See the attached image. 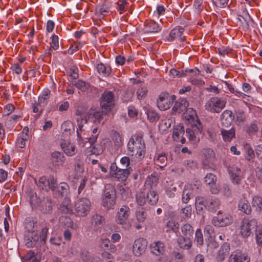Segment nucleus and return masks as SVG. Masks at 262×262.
<instances>
[{"instance_id":"obj_56","label":"nucleus","mask_w":262,"mask_h":262,"mask_svg":"<svg viewBox=\"0 0 262 262\" xmlns=\"http://www.w3.org/2000/svg\"><path fill=\"white\" fill-rule=\"evenodd\" d=\"M194 241L198 246H202L203 244V236L201 230L198 229L195 231Z\"/></svg>"},{"instance_id":"obj_15","label":"nucleus","mask_w":262,"mask_h":262,"mask_svg":"<svg viewBox=\"0 0 262 262\" xmlns=\"http://www.w3.org/2000/svg\"><path fill=\"white\" fill-rule=\"evenodd\" d=\"M215 161V153L211 148H205L203 150L202 162L205 168H210Z\"/></svg>"},{"instance_id":"obj_50","label":"nucleus","mask_w":262,"mask_h":262,"mask_svg":"<svg viewBox=\"0 0 262 262\" xmlns=\"http://www.w3.org/2000/svg\"><path fill=\"white\" fill-rule=\"evenodd\" d=\"M216 180V177L211 173H207L204 178V182L208 186L212 185L213 184H215Z\"/></svg>"},{"instance_id":"obj_4","label":"nucleus","mask_w":262,"mask_h":262,"mask_svg":"<svg viewBox=\"0 0 262 262\" xmlns=\"http://www.w3.org/2000/svg\"><path fill=\"white\" fill-rule=\"evenodd\" d=\"M88 113L84 116H80L79 117L77 118V123L79 129H77V137L79 140V144L80 145L82 144V143L84 142V139H88V141L91 143V144H93L96 141L98 135H93L92 137L90 138H86L85 137H82L81 134L83 132V127L84 124H86L88 122Z\"/></svg>"},{"instance_id":"obj_36","label":"nucleus","mask_w":262,"mask_h":262,"mask_svg":"<svg viewBox=\"0 0 262 262\" xmlns=\"http://www.w3.org/2000/svg\"><path fill=\"white\" fill-rule=\"evenodd\" d=\"M70 200L65 198L62 203L60 205L59 210L64 214H70L72 212Z\"/></svg>"},{"instance_id":"obj_6","label":"nucleus","mask_w":262,"mask_h":262,"mask_svg":"<svg viewBox=\"0 0 262 262\" xmlns=\"http://www.w3.org/2000/svg\"><path fill=\"white\" fill-rule=\"evenodd\" d=\"M130 214V209L128 206H124L119 209L117 212L116 217V222L125 229H129L130 228L131 224L130 223L127 222L128 217Z\"/></svg>"},{"instance_id":"obj_63","label":"nucleus","mask_w":262,"mask_h":262,"mask_svg":"<svg viewBox=\"0 0 262 262\" xmlns=\"http://www.w3.org/2000/svg\"><path fill=\"white\" fill-rule=\"evenodd\" d=\"M177 190V187L173 185H171L170 187L166 188V194L169 198H173Z\"/></svg>"},{"instance_id":"obj_8","label":"nucleus","mask_w":262,"mask_h":262,"mask_svg":"<svg viewBox=\"0 0 262 262\" xmlns=\"http://www.w3.org/2000/svg\"><path fill=\"white\" fill-rule=\"evenodd\" d=\"M188 106V102L185 99H179L175 102L172 111L173 113H181L185 111L189 112L190 119H194L196 116L195 112L192 108L187 109ZM189 119V118H187Z\"/></svg>"},{"instance_id":"obj_21","label":"nucleus","mask_w":262,"mask_h":262,"mask_svg":"<svg viewBox=\"0 0 262 262\" xmlns=\"http://www.w3.org/2000/svg\"><path fill=\"white\" fill-rule=\"evenodd\" d=\"M231 180L233 183L238 184L242 179V171L240 168L237 167H232L229 169Z\"/></svg>"},{"instance_id":"obj_51","label":"nucleus","mask_w":262,"mask_h":262,"mask_svg":"<svg viewBox=\"0 0 262 262\" xmlns=\"http://www.w3.org/2000/svg\"><path fill=\"white\" fill-rule=\"evenodd\" d=\"M146 113L148 119L151 122L156 121L159 119V116L157 112L151 108H148L146 110Z\"/></svg>"},{"instance_id":"obj_31","label":"nucleus","mask_w":262,"mask_h":262,"mask_svg":"<svg viewBox=\"0 0 262 262\" xmlns=\"http://www.w3.org/2000/svg\"><path fill=\"white\" fill-rule=\"evenodd\" d=\"M230 247L226 244L222 246L218 252L216 256V259L218 261H222L224 260L225 257L228 256L229 253Z\"/></svg>"},{"instance_id":"obj_47","label":"nucleus","mask_w":262,"mask_h":262,"mask_svg":"<svg viewBox=\"0 0 262 262\" xmlns=\"http://www.w3.org/2000/svg\"><path fill=\"white\" fill-rule=\"evenodd\" d=\"M215 236H208L206 238V242L208 248L211 249L218 247L219 244L215 241Z\"/></svg>"},{"instance_id":"obj_13","label":"nucleus","mask_w":262,"mask_h":262,"mask_svg":"<svg viewBox=\"0 0 262 262\" xmlns=\"http://www.w3.org/2000/svg\"><path fill=\"white\" fill-rule=\"evenodd\" d=\"M38 185L42 189L47 191L49 189L55 191L57 187L56 179L51 176L48 179H47L46 177H40Z\"/></svg>"},{"instance_id":"obj_14","label":"nucleus","mask_w":262,"mask_h":262,"mask_svg":"<svg viewBox=\"0 0 262 262\" xmlns=\"http://www.w3.org/2000/svg\"><path fill=\"white\" fill-rule=\"evenodd\" d=\"M100 105L106 111L110 110L114 105V96L111 91H105L101 97Z\"/></svg>"},{"instance_id":"obj_52","label":"nucleus","mask_w":262,"mask_h":262,"mask_svg":"<svg viewBox=\"0 0 262 262\" xmlns=\"http://www.w3.org/2000/svg\"><path fill=\"white\" fill-rule=\"evenodd\" d=\"M179 225L178 223L173 220H169L167 222L166 227L167 231H172L176 232L179 229Z\"/></svg>"},{"instance_id":"obj_54","label":"nucleus","mask_w":262,"mask_h":262,"mask_svg":"<svg viewBox=\"0 0 262 262\" xmlns=\"http://www.w3.org/2000/svg\"><path fill=\"white\" fill-rule=\"evenodd\" d=\"M59 222L68 227L74 228L73 222L67 216H62L59 219Z\"/></svg>"},{"instance_id":"obj_57","label":"nucleus","mask_w":262,"mask_h":262,"mask_svg":"<svg viewBox=\"0 0 262 262\" xmlns=\"http://www.w3.org/2000/svg\"><path fill=\"white\" fill-rule=\"evenodd\" d=\"M80 257L84 262H89L91 260V255L88 251L82 249L80 252Z\"/></svg>"},{"instance_id":"obj_12","label":"nucleus","mask_w":262,"mask_h":262,"mask_svg":"<svg viewBox=\"0 0 262 262\" xmlns=\"http://www.w3.org/2000/svg\"><path fill=\"white\" fill-rule=\"evenodd\" d=\"M175 98L174 96H170L168 94H161L157 100V106L161 111L167 110L171 106Z\"/></svg>"},{"instance_id":"obj_43","label":"nucleus","mask_w":262,"mask_h":262,"mask_svg":"<svg viewBox=\"0 0 262 262\" xmlns=\"http://www.w3.org/2000/svg\"><path fill=\"white\" fill-rule=\"evenodd\" d=\"M135 216L139 223H144L147 217V213L144 208H141L136 211Z\"/></svg>"},{"instance_id":"obj_19","label":"nucleus","mask_w":262,"mask_h":262,"mask_svg":"<svg viewBox=\"0 0 262 262\" xmlns=\"http://www.w3.org/2000/svg\"><path fill=\"white\" fill-rule=\"evenodd\" d=\"M105 224L104 217L99 214H96L92 216L91 226V228L95 231H97L102 228Z\"/></svg>"},{"instance_id":"obj_17","label":"nucleus","mask_w":262,"mask_h":262,"mask_svg":"<svg viewBox=\"0 0 262 262\" xmlns=\"http://www.w3.org/2000/svg\"><path fill=\"white\" fill-rule=\"evenodd\" d=\"M185 133V129L183 125L181 124L176 125L173 127L172 133V139L176 142L181 141L182 144H184L186 140L183 137Z\"/></svg>"},{"instance_id":"obj_48","label":"nucleus","mask_w":262,"mask_h":262,"mask_svg":"<svg viewBox=\"0 0 262 262\" xmlns=\"http://www.w3.org/2000/svg\"><path fill=\"white\" fill-rule=\"evenodd\" d=\"M26 258L29 262H40V256L35 254L32 251H30L27 254Z\"/></svg>"},{"instance_id":"obj_34","label":"nucleus","mask_w":262,"mask_h":262,"mask_svg":"<svg viewBox=\"0 0 262 262\" xmlns=\"http://www.w3.org/2000/svg\"><path fill=\"white\" fill-rule=\"evenodd\" d=\"M158 182V177L154 174H151L146 178L145 182V186L147 189H151L157 185Z\"/></svg>"},{"instance_id":"obj_23","label":"nucleus","mask_w":262,"mask_h":262,"mask_svg":"<svg viewBox=\"0 0 262 262\" xmlns=\"http://www.w3.org/2000/svg\"><path fill=\"white\" fill-rule=\"evenodd\" d=\"M102 113L97 109L91 108L88 112V119L95 123H99L102 118Z\"/></svg>"},{"instance_id":"obj_28","label":"nucleus","mask_w":262,"mask_h":262,"mask_svg":"<svg viewBox=\"0 0 262 262\" xmlns=\"http://www.w3.org/2000/svg\"><path fill=\"white\" fill-rule=\"evenodd\" d=\"M238 209L246 214H250L252 209L251 205L247 200L245 198L241 199L238 204Z\"/></svg>"},{"instance_id":"obj_11","label":"nucleus","mask_w":262,"mask_h":262,"mask_svg":"<svg viewBox=\"0 0 262 262\" xmlns=\"http://www.w3.org/2000/svg\"><path fill=\"white\" fill-rule=\"evenodd\" d=\"M147 246V241L146 239L140 237L134 242L132 247L133 254L137 257L143 255L146 251Z\"/></svg>"},{"instance_id":"obj_64","label":"nucleus","mask_w":262,"mask_h":262,"mask_svg":"<svg viewBox=\"0 0 262 262\" xmlns=\"http://www.w3.org/2000/svg\"><path fill=\"white\" fill-rule=\"evenodd\" d=\"M121 168H131L129 167L130 164V160L128 157H123L120 160Z\"/></svg>"},{"instance_id":"obj_60","label":"nucleus","mask_w":262,"mask_h":262,"mask_svg":"<svg viewBox=\"0 0 262 262\" xmlns=\"http://www.w3.org/2000/svg\"><path fill=\"white\" fill-rule=\"evenodd\" d=\"M58 191L60 192L61 195L66 194L69 190V186L66 183H60L57 187Z\"/></svg>"},{"instance_id":"obj_40","label":"nucleus","mask_w":262,"mask_h":262,"mask_svg":"<svg viewBox=\"0 0 262 262\" xmlns=\"http://www.w3.org/2000/svg\"><path fill=\"white\" fill-rule=\"evenodd\" d=\"M97 71L103 76H108L111 72L112 69L110 66H105L103 63H99L97 66Z\"/></svg>"},{"instance_id":"obj_22","label":"nucleus","mask_w":262,"mask_h":262,"mask_svg":"<svg viewBox=\"0 0 262 262\" xmlns=\"http://www.w3.org/2000/svg\"><path fill=\"white\" fill-rule=\"evenodd\" d=\"M51 91L48 89H44L38 97V105L40 106V110H43V107L47 105L50 99Z\"/></svg>"},{"instance_id":"obj_37","label":"nucleus","mask_w":262,"mask_h":262,"mask_svg":"<svg viewBox=\"0 0 262 262\" xmlns=\"http://www.w3.org/2000/svg\"><path fill=\"white\" fill-rule=\"evenodd\" d=\"M252 205L257 213H260L262 210V198L254 196L252 199Z\"/></svg>"},{"instance_id":"obj_61","label":"nucleus","mask_w":262,"mask_h":262,"mask_svg":"<svg viewBox=\"0 0 262 262\" xmlns=\"http://www.w3.org/2000/svg\"><path fill=\"white\" fill-rule=\"evenodd\" d=\"M246 120V115L243 112H238L236 114L235 121L237 125L242 124Z\"/></svg>"},{"instance_id":"obj_42","label":"nucleus","mask_w":262,"mask_h":262,"mask_svg":"<svg viewBox=\"0 0 262 262\" xmlns=\"http://www.w3.org/2000/svg\"><path fill=\"white\" fill-rule=\"evenodd\" d=\"M158 195L155 191H150L146 195V201L152 205L157 204L158 201Z\"/></svg>"},{"instance_id":"obj_3","label":"nucleus","mask_w":262,"mask_h":262,"mask_svg":"<svg viewBox=\"0 0 262 262\" xmlns=\"http://www.w3.org/2000/svg\"><path fill=\"white\" fill-rule=\"evenodd\" d=\"M116 190L112 184H106L105 186L102 204L107 209H112L116 204Z\"/></svg>"},{"instance_id":"obj_55","label":"nucleus","mask_w":262,"mask_h":262,"mask_svg":"<svg viewBox=\"0 0 262 262\" xmlns=\"http://www.w3.org/2000/svg\"><path fill=\"white\" fill-rule=\"evenodd\" d=\"M146 201L145 193L142 191L138 192L136 194V202L137 204L140 206H142Z\"/></svg>"},{"instance_id":"obj_62","label":"nucleus","mask_w":262,"mask_h":262,"mask_svg":"<svg viewBox=\"0 0 262 262\" xmlns=\"http://www.w3.org/2000/svg\"><path fill=\"white\" fill-rule=\"evenodd\" d=\"M200 75V71L198 69H191L186 71L184 72V76H189V77L193 76H199Z\"/></svg>"},{"instance_id":"obj_53","label":"nucleus","mask_w":262,"mask_h":262,"mask_svg":"<svg viewBox=\"0 0 262 262\" xmlns=\"http://www.w3.org/2000/svg\"><path fill=\"white\" fill-rule=\"evenodd\" d=\"M254 232L257 244L262 247V226H258Z\"/></svg>"},{"instance_id":"obj_41","label":"nucleus","mask_w":262,"mask_h":262,"mask_svg":"<svg viewBox=\"0 0 262 262\" xmlns=\"http://www.w3.org/2000/svg\"><path fill=\"white\" fill-rule=\"evenodd\" d=\"M155 163L161 168L165 166L167 164V158L165 154H158L155 158Z\"/></svg>"},{"instance_id":"obj_44","label":"nucleus","mask_w":262,"mask_h":262,"mask_svg":"<svg viewBox=\"0 0 262 262\" xmlns=\"http://www.w3.org/2000/svg\"><path fill=\"white\" fill-rule=\"evenodd\" d=\"M172 123V120L171 119H165L162 120L159 125V127L161 132H166L170 127Z\"/></svg>"},{"instance_id":"obj_49","label":"nucleus","mask_w":262,"mask_h":262,"mask_svg":"<svg viewBox=\"0 0 262 262\" xmlns=\"http://www.w3.org/2000/svg\"><path fill=\"white\" fill-rule=\"evenodd\" d=\"M30 202L32 209H34L36 208L39 206L41 203V200L35 193H32L30 196Z\"/></svg>"},{"instance_id":"obj_38","label":"nucleus","mask_w":262,"mask_h":262,"mask_svg":"<svg viewBox=\"0 0 262 262\" xmlns=\"http://www.w3.org/2000/svg\"><path fill=\"white\" fill-rule=\"evenodd\" d=\"M179 246L184 249H189L192 246L191 237L182 236L178 239Z\"/></svg>"},{"instance_id":"obj_59","label":"nucleus","mask_w":262,"mask_h":262,"mask_svg":"<svg viewBox=\"0 0 262 262\" xmlns=\"http://www.w3.org/2000/svg\"><path fill=\"white\" fill-rule=\"evenodd\" d=\"M51 38V48L54 50H56L59 48V38L57 35L53 34Z\"/></svg>"},{"instance_id":"obj_26","label":"nucleus","mask_w":262,"mask_h":262,"mask_svg":"<svg viewBox=\"0 0 262 262\" xmlns=\"http://www.w3.org/2000/svg\"><path fill=\"white\" fill-rule=\"evenodd\" d=\"M234 119L232 113L231 111L225 110L221 115L222 124L225 127L230 126Z\"/></svg>"},{"instance_id":"obj_9","label":"nucleus","mask_w":262,"mask_h":262,"mask_svg":"<svg viewBox=\"0 0 262 262\" xmlns=\"http://www.w3.org/2000/svg\"><path fill=\"white\" fill-rule=\"evenodd\" d=\"M110 173L119 180L125 181L130 173V169L118 167L116 163H113L110 166Z\"/></svg>"},{"instance_id":"obj_32","label":"nucleus","mask_w":262,"mask_h":262,"mask_svg":"<svg viewBox=\"0 0 262 262\" xmlns=\"http://www.w3.org/2000/svg\"><path fill=\"white\" fill-rule=\"evenodd\" d=\"M183 32L184 29L183 28L180 27L175 28L170 31L166 39L168 41H172L174 38L179 37L181 40H183L181 37Z\"/></svg>"},{"instance_id":"obj_5","label":"nucleus","mask_w":262,"mask_h":262,"mask_svg":"<svg viewBox=\"0 0 262 262\" xmlns=\"http://www.w3.org/2000/svg\"><path fill=\"white\" fill-rule=\"evenodd\" d=\"M91 203L90 201L85 198L79 199L75 204V210L77 216H86L91 210Z\"/></svg>"},{"instance_id":"obj_2","label":"nucleus","mask_w":262,"mask_h":262,"mask_svg":"<svg viewBox=\"0 0 262 262\" xmlns=\"http://www.w3.org/2000/svg\"><path fill=\"white\" fill-rule=\"evenodd\" d=\"M258 226V222L255 219L245 217L239 225V232L243 238H248L253 234Z\"/></svg>"},{"instance_id":"obj_33","label":"nucleus","mask_w":262,"mask_h":262,"mask_svg":"<svg viewBox=\"0 0 262 262\" xmlns=\"http://www.w3.org/2000/svg\"><path fill=\"white\" fill-rule=\"evenodd\" d=\"M146 31L150 33H158L161 30V27L156 22L149 20L146 23Z\"/></svg>"},{"instance_id":"obj_30","label":"nucleus","mask_w":262,"mask_h":262,"mask_svg":"<svg viewBox=\"0 0 262 262\" xmlns=\"http://www.w3.org/2000/svg\"><path fill=\"white\" fill-rule=\"evenodd\" d=\"M51 162L54 165H62L64 162L63 155L59 151H54L51 154Z\"/></svg>"},{"instance_id":"obj_20","label":"nucleus","mask_w":262,"mask_h":262,"mask_svg":"<svg viewBox=\"0 0 262 262\" xmlns=\"http://www.w3.org/2000/svg\"><path fill=\"white\" fill-rule=\"evenodd\" d=\"M150 252L156 255L160 256L165 252V247L163 242L160 241L154 242L149 246Z\"/></svg>"},{"instance_id":"obj_7","label":"nucleus","mask_w":262,"mask_h":262,"mask_svg":"<svg viewBox=\"0 0 262 262\" xmlns=\"http://www.w3.org/2000/svg\"><path fill=\"white\" fill-rule=\"evenodd\" d=\"M226 101L223 98L217 97L210 98L206 103L207 110L211 113H220L225 106Z\"/></svg>"},{"instance_id":"obj_18","label":"nucleus","mask_w":262,"mask_h":262,"mask_svg":"<svg viewBox=\"0 0 262 262\" xmlns=\"http://www.w3.org/2000/svg\"><path fill=\"white\" fill-rule=\"evenodd\" d=\"M198 124L192 125L191 128H187L186 130V134L191 142H195L197 140V136L200 134L202 130V127L198 121Z\"/></svg>"},{"instance_id":"obj_45","label":"nucleus","mask_w":262,"mask_h":262,"mask_svg":"<svg viewBox=\"0 0 262 262\" xmlns=\"http://www.w3.org/2000/svg\"><path fill=\"white\" fill-rule=\"evenodd\" d=\"M74 84L78 89L82 92L87 91L90 88V84L82 80H78Z\"/></svg>"},{"instance_id":"obj_25","label":"nucleus","mask_w":262,"mask_h":262,"mask_svg":"<svg viewBox=\"0 0 262 262\" xmlns=\"http://www.w3.org/2000/svg\"><path fill=\"white\" fill-rule=\"evenodd\" d=\"M221 134L224 142H230L235 137V128L232 127L230 129H221Z\"/></svg>"},{"instance_id":"obj_39","label":"nucleus","mask_w":262,"mask_h":262,"mask_svg":"<svg viewBox=\"0 0 262 262\" xmlns=\"http://www.w3.org/2000/svg\"><path fill=\"white\" fill-rule=\"evenodd\" d=\"M181 232L183 236L191 237L193 234V228L189 224H185L181 227Z\"/></svg>"},{"instance_id":"obj_46","label":"nucleus","mask_w":262,"mask_h":262,"mask_svg":"<svg viewBox=\"0 0 262 262\" xmlns=\"http://www.w3.org/2000/svg\"><path fill=\"white\" fill-rule=\"evenodd\" d=\"M112 141L115 146L120 147L122 145V138L121 135L116 132L112 133Z\"/></svg>"},{"instance_id":"obj_27","label":"nucleus","mask_w":262,"mask_h":262,"mask_svg":"<svg viewBox=\"0 0 262 262\" xmlns=\"http://www.w3.org/2000/svg\"><path fill=\"white\" fill-rule=\"evenodd\" d=\"M61 147L64 152L68 156H72L76 152L75 146L68 141H62L61 143Z\"/></svg>"},{"instance_id":"obj_35","label":"nucleus","mask_w":262,"mask_h":262,"mask_svg":"<svg viewBox=\"0 0 262 262\" xmlns=\"http://www.w3.org/2000/svg\"><path fill=\"white\" fill-rule=\"evenodd\" d=\"M25 130V128L24 129L22 133L18 137L15 142V145L18 148H24L26 146V142L29 139V135L27 133H24Z\"/></svg>"},{"instance_id":"obj_29","label":"nucleus","mask_w":262,"mask_h":262,"mask_svg":"<svg viewBox=\"0 0 262 262\" xmlns=\"http://www.w3.org/2000/svg\"><path fill=\"white\" fill-rule=\"evenodd\" d=\"M220 206L221 202L219 199L211 198L207 201L206 207L210 211L215 212L220 208Z\"/></svg>"},{"instance_id":"obj_16","label":"nucleus","mask_w":262,"mask_h":262,"mask_svg":"<svg viewBox=\"0 0 262 262\" xmlns=\"http://www.w3.org/2000/svg\"><path fill=\"white\" fill-rule=\"evenodd\" d=\"M250 258L248 254L240 250H236L230 255L229 262H250Z\"/></svg>"},{"instance_id":"obj_10","label":"nucleus","mask_w":262,"mask_h":262,"mask_svg":"<svg viewBox=\"0 0 262 262\" xmlns=\"http://www.w3.org/2000/svg\"><path fill=\"white\" fill-rule=\"evenodd\" d=\"M233 219L231 215L228 214H222L219 211L217 216L213 217L212 224L216 227H226L232 223Z\"/></svg>"},{"instance_id":"obj_1","label":"nucleus","mask_w":262,"mask_h":262,"mask_svg":"<svg viewBox=\"0 0 262 262\" xmlns=\"http://www.w3.org/2000/svg\"><path fill=\"white\" fill-rule=\"evenodd\" d=\"M127 148L130 156H134L139 160L144 157L145 152V146L141 137H132L129 140Z\"/></svg>"},{"instance_id":"obj_24","label":"nucleus","mask_w":262,"mask_h":262,"mask_svg":"<svg viewBox=\"0 0 262 262\" xmlns=\"http://www.w3.org/2000/svg\"><path fill=\"white\" fill-rule=\"evenodd\" d=\"M194 189L193 185L190 184L185 185L183 190L182 201L184 203H187L191 198L193 196Z\"/></svg>"},{"instance_id":"obj_58","label":"nucleus","mask_w":262,"mask_h":262,"mask_svg":"<svg viewBox=\"0 0 262 262\" xmlns=\"http://www.w3.org/2000/svg\"><path fill=\"white\" fill-rule=\"evenodd\" d=\"M147 89L145 86H140L137 92L138 99H141L145 97L147 95Z\"/></svg>"}]
</instances>
